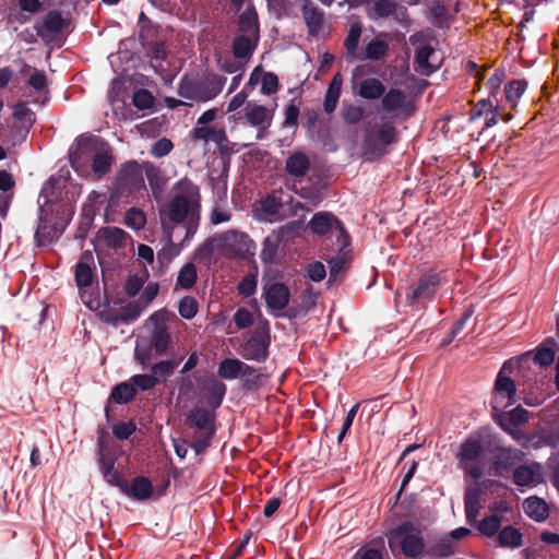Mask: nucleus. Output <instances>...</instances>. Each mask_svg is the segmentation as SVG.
I'll return each mask as SVG.
<instances>
[{"label":"nucleus","instance_id":"22","mask_svg":"<svg viewBox=\"0 0 559 559\" xmlns=\"http://www.w3.org/2000/svg\"><path fill=\"white\" fill-rule=\"evenodd\" d=\"M119 490L136 500H146L153 493L152 481L145 476H136L132 479L131 484L126 479V488Z\"/></svg>","mask_w":559,"mask_h":559},{"label":"nucleus","instance_id":"7","mask_svg":"<svg viewBox=\"0 0 559 559\" xmlns=\"http://www.w3.org/2000/svg\"><path fill=\"white\" fill-rule=\"evenodd\" d=\"M217 251L230 259L248 260L254 255L255 243L243 231L229 229L214 236Z\"/></svg>","mask_w":559,"mask_h":559},{"label":"nucleus","instance_id":"3","mask_svg":"<svg viewBox=\"0 0 559 559\" xmlns=\"http://www.w3.org/2000/svg\"><path fill=\"white\" fill-rule=\"evenodd\" d=\"M216 413L206 407L195 406L186 414V425L194 431L190 447L197 455L203 454L211 445L216 432Z\"/></svg>","mask_w":559,"mask_h":559},{"label":"nucleus","instance_id":"62","mask_svg":"<svg viewBox=\"0 0 559 559\" xmlns=\"http://www.w3.org/2000/svg\"><path fill=\"white\" fill-rule=\"evenodd\" d=\"M44 27L51 33H59L63 27V19L59 11H49L44 17Z\"/></svg>","mask_w":559,"mask_h":559},{"label":"nucleus","instance_id":"54","mask_svg":"<svg viewBox=\"0 0 559 559\" xmlns=\"http://www.w3.org/2000/svg\"><path fill=\"white\" fill-rule=\"evenodd\" d=\"M341 116H342V119L347 124H357L365 117V110L360 106H357V105H353V104L343 105V107L341 109Z\"/></svg>","mask_w":559,"mask_h":559},{"label":"nucleus","instance_id":"5","mask_svg":"<svg viewBox=\"0 0 559 559\" xmlns=\"http://www.w3.org/2000/svg\"><path fill=\"white\" fill-rule=\"evenodd\" d=\"M397 141V131L392 122H383L364 135L361 150L368 160L379 159L389 153Z\"/></svg>","mask_w":559,"mask_h":559},{"label":"nucleus","instance_id":"42","mask_svg":"<svg viewBox=\"0 0 559 559\" xmlns=\"http://www.w3.org/2000/svg\"><path fill=\"white\" fill-rule=\"evenodd\" d=\"M406 96L399 88H391L382 96V108L385 112H394L401 109L405 103Z\"/></svg>","mask_w":559,"mask_h":559},{"label":"nucleus","instance_id":"63","mask_svg":"<svg viewBox=\"0 0 559 559\" xmlns=\"http://www.w3.org/2000/svg\"><path fill=\"white\" fill-rule=\"evenodd\" d=\"M282 207L283 203L281 199L274 194L265 197L261 202L262 212L270 217L277 215Z\"/></svg>","mask_w":559,"mask_h":559},{"label":"nucleus","instance_id":"23","mask_svg":"<svg viewBox=\"0 0 559 559\" xmlns=\"http://www.w3.org/2000/svg\"><path fill=\"white\" fill-rule=\"evenodd\" d=\"M310 159L301 151H295L285 160V171L294 178H302L310 170Z\"/></svg>","mask_w":559,"mask_h":559},{"label":"nucleus","instance_id":"31","mask_svg":"<svg viewBox=\"0 0 559 559\" xmlns=\"http://www.w3.org/2000/svg\"><path fill=\"white\" fill-rule=\"evenodd\" d=\"M342 74L335 73L328 86L323 102V109L328 115H331L336 109L342 91Z\"/></svg>","mask_w":559,"mask_h":559},{"label":"nucleus","instance_id":"41","mask_svg":"<svg viewBox=\"0 0 559 559\" xmlns=\"http://www.w3.org/2000/svg\"><path fill=\"white\" fill-rule=\"evenodd\" d=\"M362 26L359 22L353 23L349 27L348 34L344 40L346 49V57L350 60L358 58L357 47L361 36Z\"/></svg>","mask_w":559,"mask_h":559},{"label":"nucleus","instance_id":"19","mask_svg":"<svg viewBox=\"0 0 559 559\" xmlns=\"http://www.w3.org/2000/svg\"><path fill=\"white\" fill-rule=\"evenodd\" d=\"M116 457L114 455H102L98 457L99 471L110 486L119 488H126V479L115 467Z\"/></svg>","mask_w":559,"mask_h":559},{"label":"nucleus","instance_id":"44","mask_svg":"<svg viewBox=\"0 0 559 559\" xmlns=\"http://www.w3.org/2000/svg\"><path fill=\"white\" fill-rule=\"evenodd\" d=\"M537 476L531 466L521 465L513 471V483L519 487H531L538 483Z\"/></svg>","mask_w":559,"mask_h":559},{"label":"nucleus","instance_id":"51","mask_svg":"<svg viewBox=\"0 0 559 559\" xmlns=\"http://www.w3.org/2000/svg\"><path fill=\"white\" fill-rule=\"evenodd\" d=\"M61 183L60 178L50 177L43 186L39 193V201L43 200V207L52 203L57 199L56 191Z\"/></svg>","mask_w":559,"mask_h":559},{"label":"nucleus","instance_id":"38","mask_svg":"<svg viewBox=\"0 0 559 559\" xmlns=\"http://www.w3.org/2000/svg\"><path fill=\"white\" fill-rule=\"evenodd\" d=\"M136 396V390L132 382L124 381L116 384L110 393L109 400L116 404L123 405L132 402Z\"/></svg>","mask_w":559,"mask_h":559},{"label":"nucleus","instance_id":"8","mask_svg":"<svg viewBox=\"0 0 559 559\" xmlns=\"http://www.w3.org/2000/svg\"><path fill=\"white\" fill-rule=\"evenodd\" d=\"M445 274V271L424 273L415 284L407 288L406 304L413 306L432 300L440 286L448 282Z\"/></svg>","mask_w":559,"mask_h":559},{"label":"nucleus","instance_id":"4","mask_svg":"<svg viewBox=\"0 0 559 559\" xmlns=\"http://www.w3.org/2000/svg\"><path fill=\"white\" fill-rule=\"evenodd\" d=\"M389 547L394 552L399 547L406 558L425 555L426 543L423 531L412 521H403L388 533Z\"/></svg>","mask_w":559,"mask_h":559},{"label":"nucleus","instance_id":"33","mask_svg":"<svg viewBox=\"0 0 559 559\" xmlns=\"http://www.w3.org/2000/svg\"><path fill=\"white\" fill-rule=\"evenodd\" d=\"M171 343V336L166 325H156L151 335V347L156 356L167 353Z\"/></svg>","mask_w":559,"mask_h":559},{"label":"nucleus","instance_id":"32","mask_svg":"<svg viewBox=\"0 0 559 559\" xmlns=\"http://www.w3.org/2000/svg\"><path fill=\"white\" fill-rule=\"evenodd\" d=\"M142 169L145 173L153 195H159L164 191L167 181L162 170L151 162L143 163Z\"/></svg>","mask_w":559,"mask_h":559},{"label":"nucleus","instance_id":"10","mask_svg":"<svg viewBox=\"0 0 559 559\" xmlns=\"http://www.w3.org/2000/svg\"><path fill=\"white\" fill-rule=\"evenodd\" d=\"M510 365L511 361H506L498 372L491 399V407L493 412H502V409L515 402V382L510 377L506 376V372L510 370Z\"/></svg>","mask_w":559,"mask_h":559},{"label":"nucleus","instance_id":"52","mask_svg":"<svg viewBox=\"0 0 559 559\" xmlns=\"http://www.w3.org/2000/svg\"><path fill=\"white\" fill-rule=\"evenodd\" d=\"M258 285V269L254 266L253 273L246 274L238 283V294L243 297H250L255 294Z\"/></svg>","mask_w":559,"mask_h":559},{"label":"nucleus","instance_id":"30","mask_svg":"<svg viewBox=\"0 0 559 559\" xmlns=\"http://www.w3.org/2000/svg\"><path fill=\"white\" fill-rule=\"evenodd\" d=\"M355 93L364 99L373 100L384 95L385 86L379 79L368 78L358 84Z\"/></svg>","mask_w":559,"mask_h":559},{"label":"nucleus","instance_id":"60","mask_svg":"<svg viewBox=\"0 0 559 559\" xmlns=\"http://www.w3.org/2000/svg\"><path fill=\"white\" fill-rule=\"evenodd\" d=\"M130 381L134 385L135 390L148 391L159 384V379L156 376L151 374H133Z\"/></svg>","mask_w":559,"mask_h":559},{"label":"nucleus","instance_id":"64","mask_svg":"<svg viewBox=\"0 0 559 559\" xmlns=\"http://www.w3.org/2000/svg\"><path fill=\"white\" fill-rule=\"evenodd\" d=\"M261 81V93L264 95L275 94L280 88L278 78L273 72H264Z\"/></svg>","mask_w":559,"mask_h":559},{"label":"nucleus","instance_id":"9","mask_svg":"<svg viewBox=\"0 0 559 559\" xmlns=\"http://www.w3.org/2000/svg\"><path fill=\"white\" fill-rule=\"evenodd\" d=\"M102 139L92 134H81L69 150V163L80 176L90 175V163Z\"/></svg>","mask_w":559,"mask_h":559},{"label":"nucleus","instance_id":"16","mask_svg":"<svg viewBox=\"0 0 559 559\" xmlns=\"http://www.w3.org/2000/svg\"><path fill=\"white\" fill-rule=\"evenodd\" d=\"M95 260L92 251L85 250L74 266V280L78 288L82 292L92 286L95 277Z\"/></svg>","mask_w":559,"mask_h":559},{"label":"nucleus","instance_id":"39","mask_svg":"<svg viewBox=\"0 0 559 559\" xmlns=\"http://www.w3.org/2000/svg\"><path fill=\"white\" fill-rule=\"evenodd\" d=\"M263 377L264 374L260 369L246 364L242 373L240 374L241 388L245 391H258L263 384Z\"/></svg>","mask_w":559,"mask_h":559},{"label":"nucleus","instance_id":"18","mask_svg":"<svg viewBox=\"0 0 559 559\" xmlns=\"http://www.w3.org/2000/svg\"><path fill=\"white\" fill-rule=\"evenodd\" d=\"M191 138L193 140H200L205 143L213 142L216 144L221 152L226 151L227 144L229 143L224 127L218 128L216 126H195L191 130Z\"/></svg>","mask_w":559,"mask_h":559},{"label":"nucleus","instance_id":"37","mask_svg":"<svg viewBox=\"0 0 559 559\" xmlns=\"http://www.w3.org/2000/svg\"><path fill=\"white\" fill-rule=\"evenodd\" d=\"M523 508L527 516L536 522H543L548 518V506L538 497H530L524 503Z\"/></svg>","mask_w":559,"mask_h":559},{"label":"nucleus","instance_id":"57","mask_svg":"<svg viewBox=\"0 0 559 559\" xmlns=\"http://www.w3.org/2000/svg\"><path fill=\"white\" fill-rule=\"evenodd\" d=\"M123 222L128 227L139 230L144 227L146 217L142 210L131 207L126 212Z\"/></svg>","mask_w":559,"mask_h":559},{"label":"nucleus","instance_id":"48","mask_svg":"<svg viewBox=\"0 0 559 559\" xmlns=\"http://www.w3.org/2000/svg\"><path fill=\"white\" fill-rule=\"evenodd\" d=\"M527 87V83L524 80H512L504 85V96L508 103L513 107L516 102L523 95Z\"/></svg>","mask_w":559,"mask_h":559},{"label":"nucleus","instance_id":"61","mask_svg":"<svg viewBox=\"0 0 559 559\" xmlns=\"http://www.w3.org/2000/svg\"><path fill=\"white\" fill-rule=\"evenodd\" d=\"M498 106H493L489 98L479 99L471 110L469 121H475L487 112H497Z\"/></svg>","mask_w":559,"mask_h":559},{"label":"nucleus","instance_id":"56","mask_svg":"<svg viewBox=\"0 0 559 559\" xmlns=\"http://www.w3.org/2000/svg\"><path fill=\"white\" fill-rule=\"evenodd\" d=\"M198 310H199L198 301L192 296H185L179 301L178 312L186 320L193 319L197 316Z\"/></svg>","mask_w":559,"mask_h":559},{"label":"nucleus","instance_id":"49","mask_svg":"<svg viewBox=\"0 0 559 559\" xmlns=\"http://www.w3.org/2000/svg\"><path fill=\"white\" fill-rule=\"evenodd\" d=\"M282 245L277 242L276 238L270 234L264 238L262 242V250L260 253V258L263 263L271 264L275 261V257L277 254V250Z\"/></svg>","mask_w":559,"mask_h":559},{"label":"nucleus","instance_id":"2","mask_svg":"<svg viewBox=\"0 0 559 559\" xmlns=\"http://www.w3.org/2000/svg\"><path fill=\"white\" fill-rule=\"evenodd\" d=\"M226 81V76L215 72H205L199 78L183 75L178 84V95L197 103H206L222 93Z\"/></svg>","mask_w":559,"mask_h":559},{"label":"nucleus","instance_id":"17","mask_svg":"<svg viewBox=\"0 0 559 559\" xmlns=\"http://www.w3.org/2000/svg\"><path fill=\"white\" fill-rule=\"evenodd\" d=\"M114 160L111 146L102 140L90 163V174H94L98 179L104 177L110 171Z\"/></svg>","mask_w":559,"mask_h":559},{"label":"nucleus","instance_id":"58","mask_svg":"<svg viewBox=\"0 0 559 559\" xmlns=\"http://www.w3.org/2000/svg\"><path fill=\"white\" fill-rule=\"evenodd\" d=\"M397 10L395 0H377L372 7L376 17L386 19L393 15Z\"/></svg>","mask_w":559,"mask_h":559},{"label":"nucleus","instance_id":"40","mask_svg":"<svg viewBox=\"0 0 559 559\" xmlns=\"http://www.w3.org/2000/svg\"><path fill=\"white\" fill-rule=\"evenodd\" d=\"M246 364L237 358H225L219 362L217 373L226 380H234L240 377Z\"/></svg>","mask_w":559,"mask_h":559},{"label":"nucleus","instance_id":"24","mask_svg":"<svg viewBox=\"0 0 559 559\" xmlns=\"http://www.w3.org/2000/svg\"><path fill=\"white\" fill-rule=\"evenodd\" d=\"M259 40L249 35H237L231 44L233 56L245 63L252 57Z\"/></svg>","mask_w":559,"mask_h":559},{"label":"nucleus","instance_id":"45","mask_svg":"<svg viewBox=\"0 0 559 559\" xmlns=\"http://www.w3.org/2000/svg\"><path fill=\"white\" fill-rule=\"evenodd\" d=\"M181 360L182 357L179 359L160 360L151 367V372L159 379V383H163L175 372Z\"/></svg>","mask_w":559,"mask_h":559},{"label":"nucleus","instance_id":"13","mask_svg":"<svg viewBox=\"0 0 559 559\" xmlns=\"http://www.w3.org/2000/svg\"><path fill=\"white\" fill-rule=\"evenodd\" d=\"M263 297L271 313L275 317L283 316L281 311L287 308L290 300V292L286 284L274 282L263 288Z\"/></svg>","mask_w":559,"mask_h":559},{"label":"nucleus","instance_id":"46","mask_svg":"<svg viewBox=\"0 0 559 559\" xmlns=\"http://www.w3.org/2000/svg\"><path fill=\"white\" fill-rule=\"evenodd\" d=\"M166 233V243L165 246L157 252L158 262L164 265L170 263L179 253L180 248L173 242L171 230H164Z\"/></svg>","mask_w":559,"mask_h":559},{"label":"nucleus","instance_id":"36","mask_svg":"<svg viewBox=\"0 0 559 559\" xmlns=\"http://www.w3.org/2000/svg\"><path fill=\"white\" fill-rule=\"evenodd\" d=\"M454 552L453 542L445 536L436 543H430L428 546L426 545L425 556L430 559H443L451 557Z\"/></svg>","mask_w":559,"mask_h":559},{"label":"nucleus","instance_id":"28","mask_svg":"<svg viewBox=\"0 0 559 559\" xmlns=\"http://www.w3.org/2000/svg\"><path fill=\"white\" fill-rule=\"evenodd\" d=\"M44 209L39 206L38 225L35 231V243L37 247H46L50 245L58 234L56 226L48 224L47 219L43 216Z\"/></svg>","mask_w":559,"mask_h":559},{"label":"nucleus","instance_id":"53","mask_svg":"<svg viewBox=\"0 0 559 559\" xmlns=\"http://www.w3.org/2000/svg\"><path fill=\"white\" fill-rule=\"evenodd\" d=\"M217 67L225 73L235 74V73H243L245 72V62L242 60L236 59L233 57H222L217 58Z\"/></svg>","mask_w":559,"mask_h":559},{"label":"nucleus","instance_id":"15","mask_svg":"<svg viewBox=\"0 0 559 559\" xmlns=\"http://www.w3.org/2000/svg\"><path fill=\"white\" fill-rule=\"evenodd\" d=\"M243 117L248 124L258 128L257 139L261 140L271 126L273 111L263 105L248 103L243 108Z\"/></svg>","mask_w":559,"mask_h":559},{"label":"nucleus","instance_id":"25","mask_svg":"<svg viewBox=\"0 0 559 559\" xmlns=\"http://www.w3.org/2000/svg\"><path fill=\"white\" fill-rule=\"evenodd\" d=\"M484 453V448L479 438L469 437L461 443L457 459L459 464L473 463L478 461Z\"/></svg>","mask_w":559,"mask_h":559},{"label":"nucleus","instance_id":"55","mask_svg":"<svg viewBox=\"0 0 559 559\" xmlns=\"http://www.w3.org/2000/svg\"><path fill=\"white\" fill-rule=\"evenodd\" d=\"M500 527L501 520L498 515L495 514L484 518L478 523V531L487 537L495 536L500 531Z\"/></svg>","mask_w":559,"mask_h":559},{"label":"nucleus","instance_id":"20","mask_svg":"<svg viewBox=\"0 0 559 559\" xmlns=\"http://www.w3.org/2000/svg\"><path fill=\"white\" fill-rule=\"evenodd\" d=\"M238 29L240 35H249L255 37V40L260 38V24L257 10L252 3L238 16Z\"/></svg>","mask_w":559,"mask_h":559},{"label":"nucleus","instance_id":"34","mask_svg":"<svg viewBox=\"0 0 559 559\" xmlns=\"http://www.w3.org/2000/svg\"><path fill=\"white\" fill-rule=\"evenodd\" d=\"M226 385L219 380L212 379L204 385L205 397L207 404L211 406L210 409L215 411L218 408L226 394Z\"/></svg>","mask_w":559,"mask_h":559},{"label":"nucleus","instance_id":"12","mask_svg":"<svg viewBox=\"0 0 559 559\" xmlns=\"http://www.w3.org/2000/svg\"><path fill=\"white\" fill-rule=\"evenodd\" d=\"M335 227L340 231V239H342V247H347L350 243V237L346 231L343 223L331 212H318L308 223V228L313 235L325 236Z\"/></svg>","mask_w":559,"mask_h":559},{"label":"nucleus","instance_id":"21","mask_svg":"<svg viewBox=\"0 0 559 559\" xmlns=\"http://www.w3.org/2000/svg\"><path fill=\"white\" fill-rule=\"evenodd\" d=\"M97 238L110 249H122L127 246L130 236L119 227L107 226L98 230Z\"/></svg>","mask_w":559,"mask_h":559},{"label":"nucleus","instance_id":"43","mask_svg":"<svg viewBox=\"0 0 559 559\" xmlns=\"http://www.w3.org/2000/svg\"><path fill=\"white\" fill-rule=\"evenodd\" d=\"M498 542L501 547L518 548L522 546L523 536L518 528L508 525L499 531Z\"/></svg>","mask_w":559,"mask_h":559},{"label":"nucleus","instance_id":"50","mask_svg":"<svg viewBox=\"0 0 559 559\" xmlns=\"http://www.w3.org/2000/svg\"><path fill=\"white\" fill-rule=\"evenodd\" d=\"M388 51L389 45L385 40L372 39L366 46L365 57L359 58L369 60H380L388 53Z\"/></svg>","mask_w":559,"mask_h":559},{"label":"nucleus","instance_id":"11","mask_svg":"<svg viewBox=\"0 0 559 559\" xmlns=\"http://www.w3.org/2000/svg\"><path fill=\"white\" fill-rule=\"evenodd\" d=\"M269 322L264 321L263 329L255 331L245 344L240 346V355L247 360H254L257 362H263L266 360L269 355Z\"/></svg>","mask_w":559,"mask_h":559},{"label":"nucleus","instance_id":"14","mask_svg":"<svg viewBox=\"0 0 559 559\" xmlns=\"http://www.w3.org/2000/svg\"><path fill=\"white\" fill-rule=\"evenodd\" d=\"M301 17L310 37H318L324 28L325 13L312 0H301Z\"/></svg>","mask_w":559,"mask_h":559},{"label":"nucleus","instance_id":"29","mask_svg":"<svg viewBox=\"0 0 559 559\" xmlns=\"http://www.w3.org/2000/svg\"><path fill=\"white\" fill-rule=\"evenodd\" d=\"M555 358L556 352L551 346H538L535 353L527 352L520 356L518 362L525 364L532 359L539 367H548L555 361Z\"/></svg>","mask_w":559,"mask_h":559},{"label":"nucleus","instance_id":"59","mask_svg":"<svg viewBox=\"0 0 559 559\" xmlns=\"http://www.w3.org/2000/svg\"><path fill=\"white\" fill-rule=\"evenodd\" d=\"M155 98L152 93L145 88L134 92L132 104L140 110L150 109L154 106Z\"/></svg>","mask_w":559,"mask_h":559},{"label":"nucleus","instance_id":"27","mask_svg":"<svg viewBox=\"0 0 559 559\" xmlns=\"http://www.w3.org/2000/svg\"><path fill=\"white\" fill-rule=\"evenodd\" d=\"M13 115L17 120H23V123L14 124L11 132L14 135H19L20 140L23 141L28 134L31 126L35 122L34 112L25 105L19 104L15 106Z\"/></svg>","mask_w":559,"mask_h":559},{"label":"nucleus","instance_id":"6","mask_svg":"<svg viewBox=\"0 0 559 559\" xmlns=\"http://www.w3.org/2000/svg\"><path fill=\"white\" fill-rule=\"evenodd\" d=\"M145 189L142 165L128 160L120 165L111 183V194L120 199Z\"/></svg>","mask_w":559,"mask_h":559},{"label":"nucleus","instance_id":"26","mask_svg":"<svg viewBox=\"0 0 559 559\" xmlns=\"http://www.w3.org/2000/svg\"><path fill=\"white\" fill-rule=\"evenodd\" d=\"M305 229V223L302 218L289 221L286 224L274 229L271 234L276 238L277 242L283 247L289 241L300 236Z\"/></svg>","mask_w":559,"mask_h":559},{"label":"nucleus","instance_id":"35","mask_svg":"<svg viewBox=\"0 0 559 559\" xmlns=\"http://www.w3.org/2000/svg\"><path fill=\"white\" fill-rule=\"evenodd\" d=\"M521 460L520 451L502 450L495 456L492 467L496 476H501L503 472L511 469Z\"/></svg>","mask_w":559,"mask_h":559},{"label":"nucleus","instance_id":"47","mask_svg":"<svg viewBox=\"0 0 559 559\" xmlns=\"http://www.w3.org/2000/svg\"><path fill=\"white\" fill-rule=\"evenodd\" d=\"M197 280L198 273L195 265L193 263H187L180 269L176 285L183 289H190L193 287Z\"/></svg>","mask_w":559,"mask_h":559},{"label":"nucleus","instance_id":"1","mask_svg":"<svg viewBox=\"0 0 559 559\" xmlns=\"http://www.w3.org/2000/svg\"><path fill=\"white\" fill-rule=\"evenodd\" d=\"M174 194L159 210L163 230H174L181 225L186 229L182 240L189 242L195 235L201 221V192L200 187L185 177L173 187Z\"/></svg>","mask_w":559,"mask_h":559}]
</instances>
